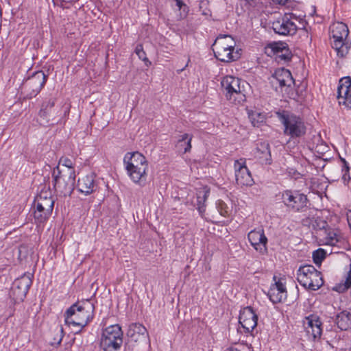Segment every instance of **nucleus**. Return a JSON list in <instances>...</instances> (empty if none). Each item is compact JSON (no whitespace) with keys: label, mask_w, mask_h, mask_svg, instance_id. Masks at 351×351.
<instances>
[{"label":"nucleus","mask_w":351,"mask_h":351,"mask_svg":"<svg viewBox=\"0 0 351 351\" xmlns=\"http://www.w3.org/2000/svg\"><path fill=\"white\" fill-rule=\"evenodd\" d=\"M123 165L130 180L139 186H144L149 169L145 156L138 152H128L123 158Z\"/></svg>","instance_id":"obj_1"},{"label":"nucleus","mask_w":351,"mask_h":351,"mask_svg":"<svg viewBox=\"0 0 351 351\" xmlns=\"http://www.w3.org/2000/svg\"><path fill=\"white\" fill-rule=\"evenodd\" d=\"M94 305L89 301L76 302L71 305L64 313V322L68 326H77L78 333L93 319Z\"/></svg>","instance_id":"obj_2"},{"label":"nucleus","mask_w":351,"mask_h":351,"mask_svg":"<svg viewBox=\"0 0 351 351\" xmlns=\"http://www.w3.org/2000/svg\"><path fill=\"white\" fill-rule=\"evenodd\" d=\"M277 116L283 125V133L290 138H300L306 134V127L303 119L287 111L277 112Z\"/></svg>","instance_id":"obj_3"},{"label":"nucleus","mask_w":351,"mask_h":351,"mask_svg":"<svg viewBox=\"0 0 351 351\" xmlns=\"http://www.w3.org/2000/svg\"><path fill=\"white\" fill-rule=\"evenodd\" d=\"M75 173L66 172L59 165L52 171V183L56 191L63 196L71 195L75 182Z\"/></svg>","instance_id":"obj_4"},{"label":"nucleus","mask_w":351,"mask_h":351,"mask_svg":"<svg viewBox=\"0 0 351 351\" xmlns=\"http://www.w3.org/2000/svg\"><path fill=\"white\" fill-rule=\"evenodd\" d=\"M235 43L229 35H219L213 45L215 57L221 62H229L239 58V53L234 50Z\"/></svg>","instance_id":"obj_5"},{"label":"nucleus","mask_w":351,"mask_h":351,"mask_svg":"<svg viewBox=\"0 0 351 351\" xmlns=\"http://www.w3.org/2000/svg\"><path fill=\"white\" fill-rule=\"evenodd\" d=\"M297 279L302 287L313 291L318 290L324 284L322 273L311 265L300 266L297 271Z\"/></svg>","instance_id":"obj_6"},{"label":"nucleus","mask_w":351,"mask_h":351,"mask_svg":"<svg viewBox=\"0 0 351 351\" xmlns=\"http://www.w3.org/2000/svg\"><path fill=\"white\" fill-rule=\"evenodd\" d=\"M123 332L119 324H113L103 330L100 347L104 351H118L123 343Z\"/></svg>","instance_id":"obj_7"},{"label":"nucleus","mask_w":351,"mask_h":351,"mask_svg":"<svg viewBox=\"0 0 351 351\" xmlns=\"http://www.w3.org/2000/svg\"><path fill=\"white\" fill-rule=\"evenodd\" d=\"M48 79V75L40 70L34 72L25 79L22 83V88L25 93V99H30L37 96Z\"/></svg>","instance_id":"obj_8"},{"label":"nucleus","mask_w":351,"mask_h":351,"mask_svg":"<svg viewBox=\"0 0 351 351\" xmlns=\"http://www.w3.org/2000/svg\"><path fill=\"white\" fill-rule=\"evenodd\" d=\"M241 83L243 84L239 78L231 75H227L221 80V86L225 90V95L228 100L234 103H241L245 101V95L242 89Z\"/></svg>","instance_id":"obj_9"},{"label":"nucleus","mask_w":351,"mask_h":351,"mask_svg":"<svg viewBox=\"0 0 351 351\" xmlns=\"http://www.w3.org/2000/svg\"><path fill=\"white\" fill-rule=\"evenodd\" d=\"M271 83L276 91L289 94L292 90L295 81L291 72L285 68L277 69L271 76Z\"/></svg>","instance_id":"obj_10"},{"label":"nucleus","mask_w":351,"mask_h":351,"mask_svg":"<svg viewBox=\"0 0 351 351\" xmlns=\"http://www.w3.org/2000/svg\"><path fill=\"white\" fill-rule=\"evenodd\" d=\"M32 280L29 274H23L16 278L12 283L10 290V297L15 302H23L32 286Z\"/></svg>","instance_id":"obj_11"},{"label":"nucleus","mask_w":351,"mask_h":351,"mask_svg":"<svg viewBox=\"0 0 351 351\" xmlns=\"http://www.w3.org/2000/svg\"><path fill=\"white\" fill-rule=\"evenodd\" d=\"M284 204L293 211H300L306 206V196L298 191L286 190L282 193Z\"/></svg>","instance_id":"obj_12"},{"label":"nucleus","mask_w":351,"mask_h":351,"mask_svg":"<svg viewBox=\"0 0 351 351\" xmlns=\"http://www.w3.org/2000/svg\"><path fill=\"white\" fill-rule=\"evenodd\" d=\"M234 169L237 184L250 186L254 183L252 174L246 165V159L241 158L234 160Z\"/></svg>","instance_id":"obj_13"},{"label":"nucleus","mask_w":351,"mask_h":351,"mask_svg":"<svg viewBox=\"0 0 351 351\" xmlns=\"http://www.w3.org/2000/svg\"><path fill=\"white\" fill-rule=\"evenodd\" d=\"M337 93L339 104L351 109V77H343L339 80Z\"/></svg>","instance_id":"obj_14"},{"label":"nucleus","mask_w":351,"mask_h":351,"mask_svg":"<svg viewBox=\"0 0 351 351\" xmlns=\"http://www.w3.org/2000/svg\"><path fill=\"white\" fill-rule=\"evenodd\" d=\"M258 316L251 306L240 311L239 323L244 332H251L257 325Z\"/></svg>","instance_id":"obj_15"},{"label":"nucleus","mask_w":351,"mask_h":351,"mask_svg":"<svg viewBox=\"0 0 351 351\" xmlns=\"http://www.w3.org/2000/svg\"><path fill=\"white\" fill-rule=\"evenodd\" d=\"M247 238L251 245L259 253L264 254L267 252V238L261 228L251 230Z\"/></svg>","instance_id":"obj_16"},{"label":"nucleus","mask_w":351,"mask_h":351,"mask_svg":"<svg viewBox=\"0 0 351 351\" xmlns=\"http://www.w3.org/2000/svg\"><path fill=\"white\" fill-rule=\"evenodd\" d=\"M297 25L294 21H289L287 16H282L272 23V29L276 34L281 36H291L296 33Z\"/></svg>","instance_id":"obj_17"},{"label":"nucleus","mask_w":351,"mask_h":351,"mask_svg":"<svg viewBox=\"0 0 351 351\" xmlns=\"http://www.w3.org/2000/svg\"><path fill=\"white\" fill-rule=\"evenodd\" d=\"M303 325L307 334L313 339L320 338L322 333V324L317 315L311 314L306 317L303 320Z\"/></svg>","instance_id":"obj_18"},{"label":"nucleus","mask_w":351,"mask_h":351,"mask_svg":"<svg viewBox=\"0 0 351 351\" xmlns=\"http://www.w3.org/2000/svg\"><path fill=\"white\" fill-rule=\"evenodd\" d=\"M287 295L286 287L280 280L272 284L267 293V296L273 304L282 302L286 300Z\"/></svg>","instance_id":"obj_19"},{"label":"nucleus","mask_w":351,"mask_h":351,"mask_svg":"<svg viewBox=\"0 0 351 351\" xmlns=\"http://www.w3.org/2000/svg\"><path fill=\"white\" fill-rule=\"evenodd\" d=\"M78 191L85 195H90L95 191L97 184L95 181V174L90 173L78 179L77 182Z\"/></svg>","instance_id":"obj_20"},{"label":"nucleus","mask_w":351,"mask_h":351,"mask_svg":"<svg viewBox=\"0 0 351 351\" xmlns=\"http://www.w3.org/2000/svg\"><path fill=\"white\" fill-rule=\"evenodd\" d=\"M254 154L263 165H269L272 163L269 145L267 141L257 143Z\"/></svg>","instance_id":"obj_21"},{"label":"nucleus","mask_w":351,"mask_h":351,"mask_svg":"<svg viewBox=\"0 0 351 351\" xmlns=\"http://www.w3.org/2000/svg\"><path fill=\"white\" fill-rule=\"evenodd\" d=\"M147 330L146 328L139 324L133 323L130 325L128 330V336L134 341L145 340L147 337Z\"/></svg>","instance_id":"obj_22"},{"label":"nucleus","mask_w":351,"mask_h":351,"mask_svg":"<svg viewBox=\"0 0 351 351\" xmlns=\"http://www.w3.org/2000/svg\"><path fill=\"white\" fill-rule=\"evenodd\" d=\"M56 101V98L54 97H47L43 100L40 106L38 116L40 118L45 120L47 123L50 121L53 108L55 106Z\"/></svg>","instance_id":"obj_23"},{"label":"nucleus","mask_w":351,"mask_h":351,"mask_svg":"<svg viewBox=\"0 0 351 351\" xmlns=\"http://www.w3.org/2000/svg\"><path fill=\"white\" fill-rule=\"evenodd\" d=\"M192 138L193 135L187 133L179 135L176 144L177 152L180 154H184L189 152L192 147Z\"/></svg>","instance_id":"obj_24"},{"label":"nucleus","mask_w":351,"mask_h":351,"mask_svg":"<svg viewBox=\"0 0 351 351\" xmlns=\"http://www.w3.org/2000/svg\"><path fill=\"white\" fill-rule=\"evenodd\" d=\"M34 204L36 207L47 212V214L52 213L54 200L51 197H47L44 193H41L36 198Z\"/></svg>","instance_id":"obj_25"},{"label":"nucleus","mask_w":351,"mask_h":351,"mask_svg":"<svg viewBox=\"0 0 351 351\" xmlns=\"http://www.w3.org/2000/svg\"><path fill=\"white\" fill-rule=\"evenodd\" d=\"M210 194V189L205 186L200 189L197 192V206L199 215L203 217L206 211V201L207 200Z\"/></svg>","instance_id":"obj_26"},{"label":"nucleus","mask_w":351,"mask_h":351,"mask_svg":"<svg viewBox=\"0 0 351 351\" xmlns=\"http://www.w3.org/2000/svg\"><path fill=\"white\" fill-rule=\"evenodd\" d=\"M335 322L341 330H346L351 327V312L342 311L336 316Z\"/></svg>","instance_id":"obj_27"},{"label":"nucleus","mask_w":351,"mask_h":351,"mask_svg":"<svg viewBox=\"0 0 351 351\" xmlns=\"http://www.w3.org/2000/svg\"><path fill=\"white\" fill-rule=\"evenodd\" d=\"M332 38L346 40L349 34L348 26L343 23H337L334 25L332 29Z\"/></svg>","instance_id":"obj_28"},{"label":"nucleus","mask_w":351,"mask_h":351,"mask_svg":"<svg viewBox=\"0 0 351 351\" xmlns=\"http://www.w3.org/2000/svg\"><path fill=\"white\" fill-rule=\"evenodd\" d=\"M51 214H47V212L41 210L39 208L35 206L34 211V223L38 226H43L44 224L49 219Z\"/></svg>","instance_id":"obj_29"},{"label":"nucleus","mask_w":351,"mask_h":351,"mask_svg":"<svg viewBox=\"0 0 351 351\" xmlns=\"http://www.w3.org/2000/svg\"><path fill=\"white\" fill-rule=\"evenodd\" d=\"M248 117L254 127H259L266 120V114L258 110H252L248 112Z\"/></svg>","instance_id":"obj_30"},{"label":"nucleus","mask_w":351,"mask_h":351,"mask_svg":"<svg viewBox=\"0 0 351 351\" xmlns=\"http://www.w3.org/2000/svg\"><path fill=\"white\" fill-rule=\"evenodd\" d=\"M332 47L337 51V54L341 57L346 56L348 53V47L345 46L344 39L332 38Z\"/></svg>","instance_id":"obj_31"},{"label":"nucleus","mask_w":351,"mask_h":351,"mask_svg":"<svg viewBox=\"0 0 351 351\" xmlns=\"http://www.w3.org/2000/svg\"><path fill=\"white\" fill-rule=\"evenodd\" d=\"M340 160L341 162L342 180L344 184H347L351 179L350 167L348 162L343 158L340 157Z\"/></svg>","instance_id":"obj_32"},{"label":"nucleus","mask_w":351,"mask_h":351,"mask_svg":"<svg viewBox=\"0 0 351 351\" xmlns=\"http://www.w3.org/2000/svg\"><path fill=\"white\" fill-rule=\"evenodd\" d=\"M311 224L313 229L317 230H325L326 232V228L328 227V223L324 220L322 217H314L311 221Z\"/></svg>","instance_id":"obj_33"},{"label":"nucleus","mask_w":351,"mask_h":351,"mask_svg":"<svg viewBox=\"0 0 351 351\" xmlns=\"http://www.w3.org/2000/svg\"><path fill=\"white\" fill-rule=\"evenodd\" d=\"M60 165H62V166L67 168L66 170H64L66 172L75 173L74 169V162L71 158L65 156L61 157L59 160L58 165L60 166Z\"/></svg>","instance_id":"obj_34"},{"label":"nucleus","mask_w":351,"mask_h":351,"mask_svg":"<svg viewBox=\"0 0 351 351\" xmlns=\"http://www.w3.org/2000/svg\"><path fill=\"white\" fill-rule=\"evenodd\" d=\"M326 252L322 248H319L313 252V260L315 265H320L326 258Z\"/></svg>","instance_id":"obj_35"},{"label":"nucleus","mask_w":351,"mask_h":351,"mask_svg":"<svg viewBox=\"0 0 351 351\" xmlns=\"http://www.w3.org/2000/svg\"><path fill=\"white\" fill-rule=\"evenodd\" d=\"M216 208L220 214L223 217H227L229 214V208L222 200H217L216 202Z\"/></svg>","instance_id":"obj_36"},{"label":"nucleus","mask_w":351,"mask_h":351,"mask_svg":"<svg viewBox=\"0 0 351 351\" xmlns=\"http://www.w3.org/2000/svg\"><path fill=\"white\" fill-rule=\"evenodd\" d=\"M226 351H253V348L251 344L239 343L236 346L227 348Z\"/></svg>","instance_id":"obj_37"},{"label":"nucleus","mask_w":351,"mask_h":351,"mask_svg":"<svg viewBox=\"0 0 351 351\" xmlns=\"http://www.w3.org/2000/svg\"><path fill=\"white\" fill-rule=\"evenodd\" d=\"M64 337L63 334V328H61L60 330L58 331V333L56 335V336L53 338V341L51 342V345L55 347H57L61 344V342L62 341V338Z\"/></svg>","instance_id":"obj_38"},{"label":"nucleus","mask_w":351,"mask_h":351,"mask_svg":"<svg viewBox=\"0 0 351 351\" xmlns=\"http://www.w3.org/2000/svg\"><path fill=\"white\" fill-rule=\"evenodd\" d=\"M285 48H287V47L285 46V43H275L271 45V49L276 56L280 53V50H285Z\"/></svg>","instance_id":"obj_39"},{"label":"nucleus","mask_w":351,"mask_h":351,"mask_svg":"<svg viewBox=\"0 0 351 351\" xmlns=\"http://www.w3.org/2000/svg\"><path fill=\"white\" fill-rule=\"evenodd\" d=\"M327 243L334 245L338 241L337 235L334 232H329L327 234Z\"/></svg>","instance_id":"obj_40"},{"label":"nucleus","mask_w":351,"mask_h":351,"mask_svg":"<svg viewBox=\"0 0 351 351\" xmlns=\"http://www.w3.org/2000/svg\"><path fill=\"white\" fill-rule=\"evenodd\" d=\"M276 56L285 61H289L291 60V55L287 48H285V50H280V53L278 54Z\"/></svg>","instance_id":"obj_41"},{"label":"nucleus","mask_w":351,"mask_h":351,"mask_svg":"<svg viewBox=\"0 0 351 351\" xmlns=\"http://www.w3.org/2000/svg\"><path fill=\"white\" fill-rule=\"evenodd\" d=\"M284 16H287V18L289 19V21H293L295 20L302 23L303 21L302 16H297L295 14L292 12L285 13Z\"/></svg>","instance_id":"obj_42"},{"label":"nucleus","mask_w":351,"mask_h":351,"mask_svg":"<svg viewBox=\"0 0 351 351\" xmlns=\"http://www.w3.org/2000/svg\"><path fill=\"white\" fill-rule=\"evenodd\" d=\"M136 53L138 55V56L139 57L140 59H142L143 60L145 61V60H148L147 58H143V56L145 55L143 49V47L141 45H138L136 47Z\"/></svg>","instance_id":"obj_43"},{"label":"nucleus","mask_w":351,"mask_h":351,"mask_svg":"<svg viewBox=\"0 0 351 351\" xmlns=\"http://www.w3.org/2000/svg\"><path fill=\"white\" fill-rule=\"evenodd\" d=\"M345 287L348 289L351 287V270L348 271L346 281H345Z\"/></svg>","instance_id":"obj_44"},{"label":"nucleus","mask_w":351,"mask_h":351,"mask_svg":"<svg viewBox=\"0 0 351 351\" xmlns=\"http://www.w3.org/2000/svg\"><path fill=\"white\" fill-rule=\"evenodd\" d=\"M61 2V7L63 8H67L69 6L67 5L69 3H71L75 0H60Z\"/></svg>","instance_id":"obj_45"},{"label":"nucleus","mask_w":351,"mask_h":351,"mask_svg":"<svg viewBox=\"0 0 351 351\" xmlns=\"http://www.w3.org/2000/svg\"><path fill=\"white\" fill-rule=\"evenodd\" d=\"M274 3L284 5L287 1V0H271Z\"/></svg>","instance_id":"obj_46"},{"label":"nucleus","mask_w":351,"mask_h":351,"mask_svg":"<svg viewBox=\"0 0 351 351\" xmlns=\"http://www.w3.org/2000/svg\"><path fill=\"white\" fill-rule=\"evenodd\" d=\"M176 6L179 9H181L182 7L184 5V3L181 0H176Z\"/></svg>","instance_id":"obj_47"},{"label":"nucleus","mask_w":351,"mask_h":351,"mask_svg":"<svg viewBox=\"0 0 351 351\" xmlns=\"http://www.w3.org/2000/svg\"><path fill=\"white\" fill-rule=\"evenodd\" d=\"M348 221L350 226H351V210L348 214Z\"/></svg>","instance_id":"obj_48"},{"label":"nucleus","mask_w":351,"mask_h":351,"mask_svg":"<svg viewBox=\"0 0 351 351\" xmlns=\"http://www.w3.org/2000/svg\"><path fill=\"white\" fill-rule=\"evenodd\" d=\"M175 1H176V0H174Z\"/></svg>","instance_id":"obj_49"}]
</instances>
